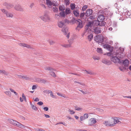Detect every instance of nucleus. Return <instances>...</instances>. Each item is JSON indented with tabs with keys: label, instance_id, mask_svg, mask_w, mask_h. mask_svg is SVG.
<instances>
[{
	"label": "nucleus",
	"instance_id": "18",
	"mask_svg": "<svg viewBox=\"0 0 131 131\" xmlns=\"http://www.w3.org/2000/svg\"><path fill=\"white\" fill-rule=\"evenodd\" d=\"M105 19V16L102 15H100L98 17L97 20L100 21H103Z\"/></svg>",
	"mask_w": 131,
	"mask_h": 131
},
{
	"label": "nucleus",
	"instance_id": "3",
	"mask_svg": "<svg viewBox=\"0 0 131 131\" xmlns=\"http://www.w3.org/2000/svg\"><path fill=\"white\" fill-rule=\"evenodd\" d=\"M92 25L93 23L91 21L89 22L86 24L85 26V29L86 32H89L90 31H92Z\"/></svg>",
	"mask_w": 131,
	"mask_h": 131
},
{
	"label": "nucleus",
	"instance_id": "55",
	"mask_svg": "<svg viewBox=\"0 0 131 131\" xmlns=\"http://www.w3.org/2000/svg\"><path fill=\"white\" fill-rule=\"evenodd\" d=\"M41 79L40 78H37L36 79V81L38 82L41 83Z\"/></svg>",
	"mask_w": 131,
	"mask_h": 131
},
{
	"label": "nucleus",
	"instance_id": "36",
	"mask_svg": "<svg viewBox=\"0 0 131 131\" xmlns=\"http://www.w3.org/2000/svg\"><path fill=\"white\" fill-rule=\"evenodd\" d=\"M100 25L99 26H104L105 25V23L103 21H100Z\"/></svg>",
	"mask_w": 131,
	"mask_h": 131
},
{
	"label": "nucleus",
	"instance_id": "63",
	"mask_svg": "<svg viewBox=\"0 0 131 131\" xmlns=\"http://www.w3.org/2000/svg\"><path fill=\"white\" fill-rule=\"evenodd\" d=\"M16 76L18 77L19 78H22V77L23 76H22L21 75H18V74H16Z\"/></svg>",
	"mask_w": 131,
	"mask_h": 131
},
{
	"label": "nucleus",
	"instance_id": "51",
	"mask_svg": "<svg viewBox=\"0 0 131 131\" xmlns=\"http://www.w3.org/2000/svg\"><path fill=\"white\" fill-rule=\"evenodd\" d=\"M50 45H52L54 43V42L52 40H50L49 42Z\"/></svg>",
	"mask_w": 131,
	"mask_h": 131
},
{
	"label": "nucleus",
	"instance_id": "45",
	"mask_svg": "<svg viewBox=\"0 0 131 131\" xmlns=\"http://www.w3.org/2000/svg\"><path fill=\"white\" fill-rule=\"evenodd\" d=\"M50 75L52 77H55L56 76V75L55 73L53 72H51L50 73Z\"/></svg>",
	"mask_w": 131,
	"mask_h": 131
},
{
	"label": "nucleus",
	"instance_id": "22",
	"mask_svg": "<svg viewBox=\"0 0 131 131\" xmlns=\"http://www.w3.org/2000/svg\"><path fill=\"white\" fill-rule=\"evenodd\" d=\"M46 3L48 5L51 6L52 5L53 6H55L54 4L50 0H46Z\"/></svg>",
	"mask_w": 131,
	"mask_h": 131
},
{
	"label": "nucleus",
	"instance_id": "23",
	"mask_svg": "<svg viewBox=\"0 0 131 131\" xmlns=\"http://www.w3.org/2000/svg\"><path fill=\"white\" fill-rule=\"evenodd\" d=\"M122 61H123V63L125 66H128L129 64V61L128 60L126 59L124 61L122 60Z\"/></svg>",
	"mask_w": 131,
	"mask_h": 131
},
{
	"label": "nucleus",
	"instance_id": "1",
	"mask_svg": "<svg viewBox=\"0 0 131 131\" xmlns=\"http://www.w3.org/2000/svg\"><path fill=\"white\" fill-rule=\"evenodd\" d=\"M76 23L77 24V26L76 28V29L79 31L83 26L82 21L80 19H78L76 20Z\"/></svg>",
	"mask_w": 131,
	"mask_h": 131
},
{
	"label": "nucleus",
	"instance_id": "48",
	"mask_svg": "<svg viewBox=\"0 0 131 131\" xmlns=\"http://www.w3.org/2000/svg\"><path fill=\"white\" fill-rule=\"evenodd\" d=\"M84 118L85 119L86 118H87L88 117V115L87 114H85L84 115Z\"/></svg>",
	"mask_w": 131,
	"mask_h": 131
},
{
	"label": "nucleus",
	"instance_id": "49",
	"mask_svg": "<svg viewBox=\"0 0 131 131\" xmlns=\"http://www.w3.org/2000/svg\"><path fill=\"white\" fill-rule=\"evenodd\" d=\"M85 15V13L84 12L82 13H80V16L81 18H82Z\"/></svg>",
	"mask_w": 131,
	"mask_h": 131
},
{
	"label": "nucleus",
	"instance_id": "34",
	"mask_svg": "<svg viewBox=\"0 0 131 131\" xmlns=\"http://www.w3.org/2000/svg\"><path fill=\"white\" fill-rule=\"evenodd\" d=\"M70 6L71 9L72 10H74L75 8V5L74 4H71L70 5Z\"/></svg>",
	"mask_w": 131,
	"mask_h": 131
},
{
	"label": "nucleus",
	"instance_id": "64",
	"mask_svg": "<svg viewBox=\"0 0 131 131\" xmlns=\"http://www.w3.org/2000/svg\"><path fill=\"white\" fill-rule=\"evenodd\" d=\"M34 101L36 102L38 101H39V100L38 98L37 97L35 99Z\"/></svg>",
	"mask_w": 131,
	"mask_h": 131
},
{
	"label": "nucleus",
	"instance_id": "58",
	"mask_svg": "<svg viewBox=\"0 0 131 131\" xmlns=\"http://www.w3.org/2000/svg\"><path fill=\"white\" fill-rule=\"evenodd\" d=\"M76 20H75V19L74 18H73L72 19V22L73 23L75 22V23H76Z\"/></svg>",
	"mask_w": 131,
	"mask_h": 131
},
{
	"label": "nucleus",
	"instance_id": "57",
	"mask_svg": "<svg viewBox=\"0 0 131 131\" xmlns=\"http://www.w3.org/2000/svg\"><path fill=\"white\" fill-rule=\"evenodd\" d=\"M43 109L45 111H47L48 110V108L47 107H45L43 108Z\"/></svg>",
	"mask_w": 131,
	"mask_h": 131
},
{
	"label": "nucleus",
	"instance_id": "16",
	"mask_svg": "<svg viewBox=\"0 0 131 131\" xmlns=\"http://www.w3.org/2000/svg\"><path fill=\"white\" fill-rule=\"evenodd\" d=\"M103 47L104 48H106L108 50L112 51L113 50L112 48H111V46L107 44L104 45Z\"/></svg>",
	"mask_w": 131,
	"mask_h": 131
},
{
	"label": "nucleus",
	"instance_id": "59",
	"mask_svg": "<svg viewBox=\"0 0 131 131\" xmlns=\"http://www.w3.org/2000/svg\"><path fill=\"white\" fill-rule=\"evenodd\" d=\"M37 88V86L35 85H33L32 87V89L34 90Z\"/></svg>",
	"mask_w": 131,
	"mask_h": 131
},
{
	"label": "nucleus",
	"instance_id": "61",
	"mask_svg": "<svg viewBox=\"0 0 131 131\" xmlns=\"http://www.w3.org/2000/svg\"><path fill=\"white\" fill-rule=\"evenodd\" d=\"M113 25L114 27H115L117 25V23L116 22H114L113 23Z\"/></svg>",
	"mask_w": 131,
	"mask_h": 131
},
{
	"label": "nucleus",
	"instance_id": "47",
	"mask_svg": "<svg viewBox=\"0 0 131 131\" xmlns=\"http://www.w3.org/2000/svg\"><path fill=\"white\" fill-rule=\"evenodd\" d=\"M62 46L63 47H64L66 48H68L70 47V45H69V44H65L62 45Z\"/></svg>",
	"mask_w": 131,
	"mask_h": 131
},
{
	"label": "nucleus",
	"instance_id": "43",
	"mask_svg": "<svg viewBox=\"0 0 131 131\" xmlns=\"http://www.w3.org/2000/svg\"><path fill=\"white\" fill-rule=\"evenodd\" d=\"M51 91L49 90H44L43 91V92L44 93H47V94H49L50 93Z\"/></svg>",
	"mask_w": 131,
	"mask_h": 131
},
{
	"label": "nucleus",
	"instance_id": "20",
	"mask_svg": "<svg viewBox=\"0 0 131 131\" xmlns=\"http://www.w3.org/2000/svg\"><path fill=\"white\" fill-rule=\"evenodd\" d=\"M62 31L65 35H66L68 32V29L66 26H64L62 28Z\"/></svg>",
	"mask_w": 131,
	"mask_h": 131
},
{
	"label": "nucleus",
	"instance_id": "53",
	"mask_svg": "<svg viewBox=\"0 0 131 131\" xmlns=\"http://www.w3.org/2000/svg\"><path fill=\"white\" fill-rule=\"evenodd\" d=\"M37 104L39 105H41L43 104V103L41 101H40L37 103Z\"/></svg>",
	"mask_w": 131,
	"mask_h": 131
},
{
	"label": "nucleus",
	"instance_id": "38",
	"mask_svg": "<svg viewBox=\"0 0 131 131\" xmlns=\"http://www.w3.org/2000/svg\"><path fill=\"white\" fill-rule=\"evenodd\" d=\"M74 108L75 110L80 111L82 110V108L79 107H78L77 106H75L74 107Z\"/></svg>",
	"mask_w": 131,
	"mask_h": 131
},
{
	"label": "nucleus",
	"instance_id": "46",
	"mask_svg": "<svg viewBox=\"0 0 131 131\" xmlns=\"http://www.w3.org/2000/svg\"><path fill=\"white\" fill-rule=\"evenodd\" d=\"M68 111L69 112L70 114H74L75 113V112L73 110H69Z\"/></svg>",
	"mask_w": 131,
	"mask_h": 131
},
{
	"label": "nucleus",
	"instance_id": "6",
	"mask_svg": "<svg viewBox=\"0 0 131 131\" xmlns=\"http://www.w3.org/2000/svg\"><path fill=\"white\" fill-rule=\"evenodd\" d=\"M96 119L95 118H92L89 121V126H92L94 124L96 123Z\"/></svg>",
	"mask_w": 131,
	"mask_h": 131
},
{
	"label": "nucleus",
	"instance_id": "19",
	"mask_svg": "<svg viewBox=\"0 0 131 131\" xmlns=\"http://www.w3.org/2000/svg\"><path fill=\"white\" fill-rule=\"evenodd\" d=\"M14 8L15 10H17L20 11H22L23 9L21 6L19 5H16L14 7Z\"/></svg>",
	"mask_w": 131,
	"mask_h": 131
},
{
	"label": "nucleus",
	"instance_id": "39",
	"mask_svg": "<svg viewBox=\"0 0 131 131\" xmlns=\"http://www.w3.org/2000/svg\"><path fill=\"white\" fill-rule=\"evenodd\" d=\"M88 7V6L86 5H84L82 8V10L83 11H84L86 10V9Z\"/></svg>",
	"mask_w": 131,
	"mask_h": 131
},
{
	"label": "nucleus",
	"instance_id": "40",
	"mask_svg": "<svg viewBox=\"0 0 131 131\" xmlns=\"http://www.w3.org/2000/svg\"><path fill=\"white\" fill-rule=\"evenodd\" d=\"M5 93L6 95L9 96H10L11 95V93L10 92L7 91L5 92Z\"/></svg>",
	"mask_w": 131,
	"mask_h": 131
},
{
	"label": "nucleus",
	"instance_id": "52",
	"mask_svg": "<svg viewBox=\"0 0 131 131\" xmlns=\"http://www.w3.org/2000/svg\"><path fill=\"white\" fill-rule=\"evenodd\" d=\"M46 80H45L41 79V83H46Z\"/></svg>",
	"mask_w": 131,
	"mask_h": 131
},
{
	"label": "nucleus",
	"instance_id": "10",
	"mask_svg": "<svg viewBox=\"0 0 131 131\" xmlns=\"http://www.w3.org/2000/svg\"><path fill=\"white\" fill-rule=\"evenodd\" d=\"M68 20L67 19L62 20L58 23V25L59 27L61 28L64 25L65 23L68 22Z\"/></svg>",
	"mask_w": 131,
	"mask_h": 131
},
{
	"label": "nucleus",
	"instance_id": "9",
	"mask_svg": "<svg viewBox=\"0 0 131 131\" xmlns=\"http://www.w3.org/2000/svg\"><path fill=\"white\" fill-rule=\"evenodd\" d=\"M1 10L3 13L6 15L7 17H13V15L12 14L7 12L4 9H2Z\"/></svg>",
	"mask_w": 131,
	"mask_h": 131
},
{
	"label": "nucleus",
	"instance_id": "54",
	"mask_svg": "<svg viewBox=\"0 0 131 131\" xmlns=\"http://www.w3.org/2000/svg\"><path fill=\"white\" fill-rule=\"evenodd\" d=\"M80 121H82L83 120L85 119L84 116H81L80 117Z\"/></svg>",
	"mask_w": 131,
	"mask_h": 131
},
{
	"label": "nucleus",
	"instance_id": "26",
	"mask_svg": "<svg viewBox=\"0 0 131 131\" xmlns=\"http://www.w3.org/2000/svg\"><path fill=\"white\" fill-rule=\"evenodd\" d=\"M94 39L95 41L100 43V40L101 38V36H100L99 35H97L94 37Z\"/></svg>",
	"mask_w": 131,
	"mask_h": 131
},
{
	"label": "nucleus",
	"instance_id": "42",
	"mask_svg": "<svg viewBox=\"0 0 131 131\" xmlns=\"http://www.w3.org/2000/svg\"><path fill=\"white\" fill-rule=\"evenodd\" d=\"M22 78L23 79H25V80H27L30 79L29 77L27 76H23L22 77Z\"/></svg>",
	"mask_w": 131,
	"mask_h": 131
},
{
	"label": "nucleus",
	"instance_id": "15",
	"mask_svg": "<svg viewBox=\"0 0 131 131\" xmlns=\"http://www.w3.org/2000/svg\"><path fill=\"white\" fill-rule=\"evenodd\" d=\"M102 61L103 63L107 65H110L111 64V62L110 61L106 59H103Z\"/></svg>",
	"mask_w": 131,
	"mask_h": 131
},
{
	"label": "nucleus",
	"instance_id": "33",
	"mask_svg": "<svg viewBox=\"0 0 131 131\" xmlns=\"http://www.w3.org/2000/svg\"><path fill=\"white\" fill-rule=\"evenodd\" d=\"M100 21L98 20H95L94 21H93V23L94 24H95V25H96V26H99V25H99L100 23Z\"/></svg>",
	"mask_w": 131,
	"mask_h": 131
},
{
	"label": "nucleus",
	"instance_id": "13",
	"mask_svg": "<svg viewBox=\"0 0 131 131\" xmlns=\"http://www.w3.org/2000/svg\"><path fill=\"white\" fill-rule=\"evenodd\" d=\"M116 56L119 58H122L124 57L125 54L123 53H121L116 52Z\"/></svg>",
	"mask_w": 131,
	"mask_h": 131
},
{
	"label": "nucleus",
	"instance_id": "11",
	"mask_svg": "<svg viewBox=\"0 0 131 131\" xmlns=\"http://www.w3.org/2000/svg\"><path fill=\"white\" fill-rule=\"evenodd\" d=\"M100 40V43L102 44H104L107 41V38L106 37L104 36H101Z\"/></svg>",
	"mask_w": 131,
	"mask_h": 131
},
{
	"label": "nucleus",
	"instance_id": "60",
	"mask_svg": "<svg viewBox=\"0 0 131 131\" xmlns=\"http://www.w3.org/2000/svg\"><path fill=\"white\" fill-rule=\"evenodd\" d=\"M45 117L47 118H49L50 117V116H49V115H47V114H44Z\"/></svg>",
	"mask_w": 131,
	"mask_h": 131
},
{
	"label": "nucleus",
	"instance_id": "5",
	"mask_svg": "<svg viewBox=\"0 0 131 131\" xmlns=\"http://www.w3.org/2000/svg\"><path fill=\"white\" fill-rule=\"evenodd\" d=\"M92 31L96 34H100L101 32V28L99 27H94Z\"/></svg>",
	"mask_w": 131,
	"mask_h": 131
},
{
	"label": "nucleus",
	"instance_id": "35",
	"mask_svg": "<svg viewBox=\"0 0 131 131\" xmlns=\"http://www.w3.org/2000/svg\"><path fill=\"white\" fill-rule=\"evenodd\" d=\"M84 71H85L88 74L90 75L93 74H94L93 72L91 71H87L86 70H84Z\"/></svg>",
	"mask_w": 131,
	"mask_h": 131
},
{
	"label": "nucleus",
	"instance_id": "32",
	"mask_svg": "<svg viewBox=\"0 0 131 131\" xmlns=\"http://www.w3.org/2000/svg\"><path fill=\"white\" fill-rule=\"evenodd\" d=\"M2 73L6 75H7L8 74V72H7L5 70H0V73Z\"/></svg>",
	"mask_w": 131,
	"mask_h": 131
},
{
	"label": "nucleus",
	"instance_id": "4",
	"mask_svg": "<svg viewBox=\"0 0 131 131\" xmlns=\"http://www.w3.org/2000/svg\"><path fill=\"white\" fill-rule=\"evenodd\" d=\"M12 124L21 128H26L27 127V126H24L14 120H13Z\"/></svg>",
	"mask_w": 131,
	"mask_h": 131
},
{
	"label": "nucleus",
	"instance_id": "62",
	"mask_svg": "<svg viewBox=\"0 0 131 131\" xmlns=\"http://www.w3.org/2000/svg\"><path fill=\"white\" fill-rule=\"evenodd\" d=\"M77 131H87L86 130H84L82 129H78L77 130Z\"/></svg>",
	"mask_w": 131,
	"mask_h": 131
},
{
	"label": "nucleus",
	"instance_id": "50",
	"mask_svg": "<svg viewBox=\"0 0 131 131\" xmlns=\"http://www.w3.org/2000/svg\"><path fill=\"white\" fill-rule=\"evenodd\" d=\"M68 42L69 43V44H69V45H70V47H71V45L73 43V41L72 40H68Z\"/></svg>",
	"mask_w": 131,
	"mask_h": 131
},
{
	"label": "nucleus",
	"instance_id": "25",
	"mask_svg": "<svg viewBox=\"0 0 131 131\" xmlns=\"http://www.w3.org/2000/svg\"><path fill=\"white\" fill-rule=\"evenodd\" d=\"M20 46H22L24 47H26L28 48H31V46L28 45H27L25 43H20L19 44Z\"/></svg>",
	"mask_w": 131,
	"mask_h": 131
},
{
	"label": "nucleus",
	"instance_id": "8",
	"mask_svg": "<svg viewBox=\"0 0 131 131\" xmlns=\"http://www.w3.org/2000/svg\"><path fill=\"white\" fill-rule=\"evenodd\" d=\"M111 61H113L114 63L118 62L119 63L121 62L120 60L116 56H112L111 58Z\"/></svg>",
	"mask_w": 131,
	"mask_h": 131
},
{
	"label": "nucleus",
	"instance_id": "44",
	"mask_svg": "<svg viewBox=\"0 0 131 131\" xmlns=\"http://www.w3.org/2000/svg\"><path fill=\"white\" fill-rule=\"evenodd\" d=\"M22 97L23 99L24 100V101L26 102H27V100L26 97L25 96L24 94V93H23L22 94Z\"/></svg>",
	"mask_w": 131,
	"mask_h": 131
},
{
	"label": "nucleus",
	"instance_id": "30",
	"mask_svg": "<svg viewBox=\"0 0 131 131\" xmlns=\"http://www.w3.org/2000/svg\"><path fill=\"white\" fill-rule=\"evenodd\" d=\"M124 50V48L120 47L118 50L116 52L122 53H123Z\"/></svg>",
	"mask_w": 131,
	"mask_h": 131
},
{
	"label": "nucleus",
	"instance_id": "21",
	"mask_svg": "<svg viewBox=\"0 0 131 131\" xmlns=\"http://www.w3.org/2000/svg\"><path fill=\"white\" fill-rule=\"evenodd\" d=\"M73 13L75 16L76 17L79 16V12L78 10L75 9L73 11Z\"/></svg>",
	"mask_w": 131,
	"mask_h": 131
},
{
	"label": "nucleus",
	"instance_id": "29",
	"mask_svg": "<svg viewBox=\"0 0 131 131\" xmlns=\"http://www.w3.org/2000/svg\"><path fill=\"white\" fill-rule=\"evenodd\" d=\"M93 35L92 34H90L89 35H88V38L90 41H91V40L93 39Z\"/></svg>",
	"mask_w": 131,
	"mask_h": 131
},
{
	"label": "nucleus",
	"instance_id": "28",
	"mask_svg": "<svg viewBox=\"0 0 131 131\" xmlns=\"http://www.w3.org/2000/svg\"><path fill=\"white\" fill-rule=\"evenodd\" d=\"M44 69L47 70L52 71L55 70L54 68L50 67H45Z\"/></svg>",
	"mask_w": 131,
	"mask_h": 131
},
{
	"label": "nucleus",
	"instance_id": "2",
	"mask_svg": "<svg viewBox=\"0 0 131 131\" xmlns=\"http://www.w3.org/2000/svg\"><path fill=\"white\" fill-rule=\"evenodd\" d=\"M65 11L61 12L60 13V15L63 17H65L66 15H69L71 13V11L69 8H67L65 9Z\"/></svg>",
	"mask_w": 131,
	"mask_h": 131
},
{
	"label": "nucleus",
	"instance_id": "56",
	"mask_svg": "<svg viewBox=\"0 0 131 131\" xmlns=\"http://www.w3.org/2000/svg\"><path fill=\"white\" fill-rule=\"evenodd\" d=\"M13 119H8V122L10 123L11 124H12V123L13 122Z\"/></svg>",
	"mask_w": 131,
	"mask_h": 131
},
{
	"label": "nucleus",
	"instance_id": "27",
	"mask_svg": "<svg viewBox=\"0 0 131 131\" xmlns=\"http://www.w3.org/2000/svg\"><path fill=\"white\" fill-rule=\"evenodd\" d=\"M59 9L60 11L61 12L64 11L65 9V7L63 5L60 6L59 7Z\"/></svg>",
	"mask_w": 131,
	"mask_h": 131
},
{
	"label": "nucleus",
	"instance_id": "7",
	"mask_svg": "<svg viewBox=\"0 0 131 131\" xmlns=\"http://www.w3.org/2000/svg\"><path fill=\"white\" fill-rule=\"evenodd\" d=\"M40 18L43 21L45 22L47 21L50 20L49 18L48 15L45 14L43 16H42L40 17Z\"/></svg>",
	"mask_w": 131,
	"mask_h": 131
},
{
	"label": "nucleus",
	"instance_id": "37",
	"mask_svg": "<svg viewBox=\"0 0 131 131\" xmlns=\"http://www.w3.org/2000/svg\"><path fill=\"white\" fill-rule=\"evenodd\" d=\"M64 3L66 6L70 4V1L69 0H64Z\"/></svg>",
	"mask_w": 131,
	"mask_h": 131
},
{
	"label": "nucleus",
	"instance_id": "12",
	"mask_svg": "<svg viewBox=\"0 0 131 131\" xmlns=\"http://www.w3.org/2000/svg\"><path fill=\"white\" fill-rule=\"evenodd\" d=\"M103 124L107 126H114V124H113V122L110 121H105Z\"/></svg>",
	"mask_w": 131,
	"mask_h": 131
},
{
	"label": "nucleus",
	"instance_id": "31",
	"mask_svg": "<svg viewBox=\"0 0 131 131\" xmlns=\"http://www.w3.org/2000/svg\"><path fill=\"white\" fill-rule=\"evenodd\" d=\"M30 104L32 109L35 111H37L38 110L36 106H34L32 104L31 102H30Z\"/></svg>",
	"mask_w": 131,
	"mask_h": 131
},
{
	"label": "nucleus",
	"instance_id": "41",
	"mask_svg": "<svg viewBox=\"0 0 131 131\" xmlns=\"http://www.w3.org/2000/svg\"><path fill=\"white\" fill-rule=\"evenodd\" d=\"M97 52H98L102 53V49L101 48H97Z\"/></svg>",
	"mask_w": 131,
	"mask_h": 131
},
{
	"label": "nucleus",
	"instance_id": "14",
	"mask_svg": "<svg viewBox=\"0 0 131 131\" xmlns=\"http://www.w3.org/2000/svg\"><path fill=\"white\" fill-rule=\"evenodd\" d=\"M93 11L91 9H87L85 13V15L87 16H89L91 15Z\"/></svg>",
	"mask_w": 131,
	"mask_h": 131
},
{
	"label": "nucleus",
	"instance_id": "17",
	"mask_svg": "<svg viewBox=\"0 0 131 131\" xmlns=\"http://www.w3.org/2000/svg\"><path fill=\"white\" fill-rule=\"evenodd\" d=\"M113 119L114 120V123H113V124H114V125L117 123L120 124L121 123V122L119 120V119L117 117H114L113 118Z\"/></svg>",
	"mask_w": 131,
	"mask_h": 131
},
{
	"label": "nucleus",
	"instance_id": "24",
	"mask_svg": "<svg viewBox=\"0 0 131 131\" xmlns=\"http://www.w3.org/2000/svg\"><path fill=\"white\" fill-rule=\"evenodd\" d=\"M4 4V5L6 6V7L8 9H10V8L13 7V5L11 4H7L5 3Z\"/></svg>",
	"mask_w": 131,
	"mask_h": 131
}]
</instances>
